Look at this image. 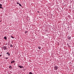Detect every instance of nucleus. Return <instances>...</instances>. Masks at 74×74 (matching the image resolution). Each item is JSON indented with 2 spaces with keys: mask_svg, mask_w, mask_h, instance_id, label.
Segmentation results:
<instances>
[{
  "mask_svg": "<svg viewBox=\"0 0 74 74\" xmlns=\"http://www.w3.org/2000/svg\"><path fill=\"white\" fill-rule=\"evenodd\" d=\"M2 49H4V50H5L6 49H7V47L6 46V47L3 46L2 47Z\"/></svg>",
  "mask_w": 74,
  "mask_h": 74,
  "instance_id": "2",
  "label": "nucleus"
},
{
  "mask_svg": "<svg viewBox=\"0 0 74 74\" xmlns=\"http://www.w3.org/2000/svg\"><path fill=\"white\" fill-rule=\"evenodd\" d=\"M9 69H11V68H12V66H11V65H10L9 66Z\"/></svg>",
  "mask_w": 74,
  "mask_h": 74,
  "instance_id": "8",
  "label": "nucleus"
},
{
  "mask_svg": "<svg viewBox=\"0 0 74 74\" xmlns=\"http://www.w3.org/2000/svg\"><path fill=\"white\" fill-rule=\"evenodd\" d=\"M0 8H3L2 7H0Z\"/></svg>",
  "mask_w": 74,
  "mask_h": 74,
  "instance_id": "15",
  "label": "nucleus"
},
{
  "mask_svg": "<svg viewBox=\"0 0 74 74\" xmlns=\"http://www.w3.org/2000/svg\"><path fill=\"white\" fill-rule=\"evenodd\" d=\"M6 50H7V49L6 48Z\"/></svg>",
  "mask_w": 74,
  "mask_h": 74,
  "instance_id": "18",
  "label": "nucleus"
},
{
  "mask_svg": "<svg viewBox=\"0 0 74 74\" xmlns=\"http://www.w3.org/2000/svg\"><path fill=\"white\" fill-rule=\"evenodd\" d=\"M6 44H7V43H6Z\"/></svg>",
  "mask_w": 74,
  "mask_h": 74,
  "instance_id": "20",
  "label": "nucleus"
},
{
  "mask_svg": "<svg viewBox=\"0 0 74 74\" xmlns=\"http://www.w3.org/2000/svg\"><path fill=\"white\" fill-rule=\"evenodd\" d=\"M29 74H33V73H32V72H30L29 73Z\"/></svg>",
  "mask_w": 74,
  "mask_h": 74,
  "instance_id": "11",
  "label": "nucleus"
},
{
  "mask_svg": "<svg viewBox=\"0 0 74 74\" xmlns=\"http://www.w3.org/2000/svg\"><path fill=\"white\" fill-rule=\"evenodd\" d=\"M69 40H71V36L69 37L68 38Z\"/></svg>",
  "mask_w": 74,
  "mask_h": 74,
  "instance_id": "6",
  "label": "nucleus"
},
{
  "mask_svg": "<svg viewBox=\"0 0 74 74\" xmlns=\"http://www.w3.org/2000/svg\"><path fill=\"white\" fill-rule=\"evenodd\" d=\"M14 62H15V61H14V60L11 62V63H14Z\"/></svg>",
  "mask_w": 74,
  "mask_h": 74,
  "instance_id": "4",
  "label": "nucleus"
},
{
  "mask_svg": "<svg viewBox=\"0 0 74 74\" xmlns=\"http://www.w3.org/2000/svg\"><path fill=\"white\" fill-rule=\"evenodd\" d=\"M10 47H12V45L11 44L10 45Z\"/></svg>",
  "mask_w": 74,
  "mask_h": 74,
  "instance_id": "13",
  "label": "nucleus"
},
{
  "mask_svg": "<svg viewBox=\"0 0 74 74\" xmlns=\"http://www.w3.org/2000/svg\"><path fill=\"white\" fill-rule=\"evenodd\" d=\"M19 5L21 6V7H22V5H21V4L19 3Z\"/></svg>",
  "mask_w": 74,
  "mask_h": 74,
  "instance_id": "10",
  "label": "nucleus"
},
{
  "mask_svg": "<svg viewBox=\"0 0 74 74\" xmlns=\"http://www.w3.org/2000/svg\"><path fill=\"white\" fill-rule=\"evenodd\" d=\"M4 39L5 40H7V37L6 36H5L4 37Z\"/></svg>",
  "mask_w": 74,
  "mask_h": 74,
  "instance_id": "7",
  "label": "nucleus"
},
{
  "mask_svg": "<svg viewBox=\"0 0 74 74\" xmlns=\"http://www.w3.org/2000/svg\"><path fill=\"white\" fill-rule=\"evenodd\" d=\"M6 53L7 55H8L9 56H10V53H9V52H7Z\"/></svg>",
  "mask_w": 74,
  "mask_h": 74,
  "instance_id": "5",
  "label": "nucleus"
},
{
  "mask_svg": "<svg viewBox=\"0 0 74 74\" xmlns=\"http://www.w3.org/2000/svg\"><path fill=\"white\" fill-rule=\"evenodd\" d=\"M0 7H2V5L0 4Z\"/></svg>",
  "mask_w": 74,
  "mask_h": 74,
  "instance_id": "14",
  "label": "nucleus"
},
{
  "mask_svg": "<svg viewBox=\"0 0 74 74\" xmlns=\"http://www.w3.org/2000/svg\"><path fill=\"white\" fill-rule=\"evenodd\" d=\"M38 48L39 49H41V47H38Z\"/></svg>",
  "mask_w": 74,
  "mask_h": 74,
  "instance_id": "12",
  "label": "nucleus"
},
{
  "mask_svg": "<svg viewBox=\"0 0 74 74\" xmlns=\"http://www.w3.org/2000/svg\"><path fill=\"white\" fill-rule=\"evenodd\" d=\"M6 59H8V58H6Z\"/></svg>",
  "mask_w": 74,
  "mask_h": 74,
  "instance_id": "19",
  "label": "nucleus"
},
{
  "mask_svg": "<svg viewBox=\"0 0 74 74\" xmlns=\"http://www.w3.org/2000/svg\"><path fill=\"white\" fill-rule=\"evenodd\" d=\"M18 67L20 68V69H23V68H24V67H23V66H20V65H18Z\"/></svg>",
  "mask_w": 74,
  "mask_h": 74,
  "instance_id": "3",
  "label": "nucleus"
},
{
  "mask_svg": "<svg viewBox=\"0 0 74 74\" xmlns=\"http://www.w3.org/2000/svg\"><path fill=\"white\" fill-rule=\"evenodd\" d=\"M17 4H19V3L18 2H17Z\"/></svg>",
  "mask_w": 74,
  "mask_h": 74,
  "instance_id": "16",
  "label": "nucleus"
},
{
  "mask_svg": "<svg viewBox=\"0 0 74 74\" xmlns=\"http://www.w3.org/2000/svg\"><path fill=\"white\" fill-rule=\"evenodd\" d=\"M54 69L55 70H57L58 69V66H56L54 67Z\"/></svg>",
  "mask_w": 74,
  "mask_h": 74,
  "instance_id": "1",
  "label": "nucleus"
},
{
  "mask_svg": "<svg viewBox=\"0 0 74 74\" xmlns=\"http://www.w3.org/2000/svg\"><path fill=\"white\" fill-rule=\"evenodd\" d=\"M0 56H1V55H0Z\"/></svg>",
  "mask_w": 74,
  "mask_h": 74,
  "instance_id": "17",
  "label": "nucleus"
},
{
  "mask_svg": "<svg viewBox=\"0 0 74 74\" xmlns=\"http://www.w3.org/2000/svg\"><path fill=\"white\" fill-rule=\"evenodd\" d=\"M11 37L12 38H14V37H13L12 36H11Z\"/></svg>",
  "mask_w": 74,
  "mask_h": 74,
  "instance_id": "9",
  "label": "nucleus"
}]
</instances>
